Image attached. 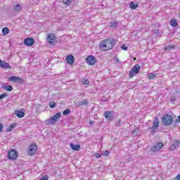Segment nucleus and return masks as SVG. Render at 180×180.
<instances>
[{"label":"nucleus","mask_w":180,"mask_h":180,"mask_svg":"<svg viewBox=\"0 0 180 180\" xmlns=\"http://www.w3.org/2000/svg\"><path fill=\"white\" fill-rule=\"evenodd\" d=\"M113 47H115V39L112 38L103 40L99 46L100 49L103 51H109V50H112Z\"/></svg>","instance_id":"nucleus-1"},{"label":"nucleus","mask_w":180,"mask_h":180,"mask_svg":"<svg viewBox=\"0 0 180 180\" xmlns=\"http://www.w3.org/2000/svg\"><path fill=\"white\" fill-rule=\"evenodd\" d=\"M61 117V112L56 113L54 116L51 117L49 120H48V124H55L58 121V119Z\"/></svg>","instance_id":"nucleus-2"},{"label":"nucleus","mask_w":180,"mask_h":180,"mask_svg":"<svg viewBox=\"0 0 180 180\" xmlns=\"http://www.w3.org/2000/svg\"><path fill=\"white\" fill-rule=\"evenodd\" d=\"M140 71V65L136 64L135 65L132 69L129 72V77L133 78V77L137 75V73L139 72Z\"/></svg>","instance_id":"nucleus-3"},{"label":"nucleus","mask_w":180,"mask_h":180,"mask_svg":"<svg viewBox=\"0 0 180 180\" xmlns=\"http://www.w3.org/2000/svg\"><path fill=\"white\" fill-rule=\"evenodd\" d=\"M162 122L165 126L171 124V123H172V116H171L170 115H165L162 119Z\"/></svg>","instance_id":"nucleus-4"},{"label":"nucleus","mask_w":180,"mask_h":180,"mask_svg":"<svg viewBox=\"0 0 180 180\" xmlns=\"http://www.w3.org/2000/svg\"><path fill=\"white\" fill-rule=\"evenodd\" d=\"M36 151H37V144L32 143L28 148V155H34L36 154Z\"/></svg>","instance_id":"nucleus-5"},{"label":"nucleus","mask_w":180,"mask_h":180,"mask_svg":"<svg viewBox=\"0 0 180 180\" xmlns=\"http://www.w3.org/2000/svg\"><path fill=\"white\" fill-rule=\"evenodd\" d=\"M159 127L160 122H158V118L155 117L153 127H149V130H150V134H154V133H155V129H157Z\"/></svg>","instance_id":"nucleus-6"},{"label":"nucleus","mask_w":180,"mask_h":180,"mask_svg":"<svg viewBox=\"0 0 180 180\" xmlns=\"http://www.w3.org/2000/svg\"><path fill=\"white\" fill-rule=\"evenodd\" d=\"M18 155V151H16L15 149H11L8 153V160H16Z\"/></svg>","instance_id":"nucleus-7"},{"label":"nucleus","mask_w":180,"mask_h":180,"mask_svg":"<svg viewBox=\"0 0 180 180\" xmlns=\"http://www.w3.org/2000/svg\"><path fill=\"white\" fill-rule=\"evenodd\" d=\"M8 81H11V82H16L17 84H22L23 79L20 77L12 76L8 77Z\"/></svg>","instance_id":"nucleus-8"},{"label":"nucleus","mask_w":180,"mask_h":180,"mask_svg":"<svg viewBox=\"0 0 180 180\" xmlns=\"http://www.w3.org/2000/svg\"><path fill=\"white\" fill-rule=\"evenodd\" d=\"M56 39H57V37H56V35L54 34H48L47 41L49 43V44H53L56 43Z\"/></svg>","instance_id":"nucleus-9"},{"label":"nucleus","mask_w":180,"mask_h":180,"mask_svg":"<svg viewBox=\"0 0 180 180\" xmlns=\"http://www.w3.org/2000/svg\"><path fill=\"white\" fill-rule=\"evenodd\" d=\"M162 147H164V144L161 142H159L155 145H154L153 146H152L151 151H153V152L160 151V150L162 148Z\"/></svg>","instance_id":"nucleus-10"},{"label":"nucleus","mask_w":180,"mask_h":180,"mask_svg":"<svg viewBox=\"0 0 180 180\" xmlns=\"http://www.w3.org/2000/svg\"><path fill=\"white\" fill-rule=\"evenodd\" d=\"M180 141L179 140H174L172 146L169 148V151H174L179 147Z\"/></svg>","instance_id":"nucleus-11"},{"label":"nucleus","mask_w":180,"mask_h":180,"mask_svg":"<svg viewBox=\"0 0 180 180\" xmlns=\"http://www.w3.org/2000/svg\"><path fill=\"white\" fill-rule=\"evenodd\" d=\"M24 44L25 46H33L34 44V39L33 38H26L24 39Z\"/></svg>","instance_id":"nucleus-12"},{"label":"nucleus","mask_w":180,"mask_h":180,"mask_svg":"<svg viewBox=\"0 0 180 180\" xmlns=\"http://www.w3.org/2000/svg\"><path fill=\"white\" fill-rule=\"evenodd\" d=\"M86 61L89 64V65H94L95 62L96 61V58L93 56H89L86 58Z\"/></svg>","instance_id":"nucleus-13"},{"label":"nucleus","mask_w":180,"mask_h":180,"mask_svg":"<svg viewBox=\"0 0 180 180\" xmlns=\"http://www.w3.org/2000/svg\"><path fill=\"white\" fill-rule=\"evenodd\" d=\"M104 116L108 120H112L113 119V112L112 111H107L104 113Z\"/></svg>","instance_id":"nucleus-14"},{"label":"nucleus","mask_w":180,"mask_h":180,"mask_svg":"<svg viewBox=\"0 0 180 180\" xmlns=\"http://www.w3.org/2000/svg\"><path fill=\"white\" fill-rule=\"evenodd\" d=\"M66 62L70 65L74 64V56L72 55H69L66 57Z\"/></svg>","instance_id":"nucleus-15"},{"label":"nucleus","mask_w":180,"mask_h":180,"mask_svg":"<svg viewBox=\"0 0 180 180\" xmlns=\"http://www.w3.org/2000/svg\"><path fill=\"white\" fill-rule=\"evenodd\" d=\"M0 68H4V69H8L11 68V65L6 62H3L1 60H0Z\"/></svg>","instance_id":"nucleus-16"},{"label":"nucleus","mask_w":180,"mask_h":180,"mask_svg":"<svg viewBox=\"0 0 180 180\" xmlns=\"http://www.w3.org/2000/svg\"><path fill=\"white\" fill-rule=\"evenodd\" d=\"M88 103H89L88 100L84 99V100H83V101H79L78 103H76V105H77L78 107H79V106H84V105H86V104H88Z\"/></svg>","instance_id":"nucleus-17"},{"label":"nucleus","mask_w":180,"mask_h":180,"mask_svg":"<svg viewBox=\"0 0 180 180\" xmlns=\"http://www.w3.org/2000/svg\"><path fill=\"white\" fill-rule=\"evenodd\" d=\"M70 147L72 150H75V151H79V148H81V146L74 143H70Z\"/></svg>","instance_id":"nucleus-18"},{"label":"nucleus","mask_w":180,"mask_h":180,"mask_svg":"<svg viewBox=\"0 0 180 180\" xmlns=\"http://www.w3.org/2000/svg\"><path fill=\"white\" fill-rule=\"evenodd\" d=\"M15 115L17 117H18L20 119H22L25 116V112L23 111H17L15 112Z\"/></svg>","instance_id":"nucleus-19"},{"label":"nucleus","mask_w":180,"mask_h":180,"mask_svg":"<svg viewBox=\"0 0 180 180\" xmlns=\"http://www.w3.org/2000/svg\"><path fill=\"white\" fill-rule=\"evenodd\" d=\"M157 75H158V74H157L155 72L149 73L148 78H149V79H154V78H155L157 77Z\"/></svg>","instance_id":"nucleus-20"},{"label":"nucleus","mask_w":180,"mask_h":180,"mask_svg":"<svg viewBox=\"0 0 180 180\" xmlns=\"http://www.w3.org/2000/svg\"><path fill=\"white\" fill-rule=\"evenodd\" d=\"M110 27H119V22H110Z\"/></svg>","instance_id":"nucleus-21"},{"label":"nucleus","mask_w":180,"mask_h":180,"mask_svg":"<svg viewBox=\"0 0 180 180\" xmlns=\"http://www.w3.org/2000/svg\"><path fill=\"white\" fill-rule=\"evenodd\" d=\"M170 25L173 26V27H175V26L178 25V21L176 20H170Z\"/></svg>","instance_id":"nucleus-22"},{"label":"nucleus","mask_w":180,"mask_h":180,"mask_svg":"<svg viewBox=\"0 0 180 180\" xmlns=\"http://www.w3.org/2000/svg\"><path fill=\"white\" fill-rule=\"evenodd\" d=\"M14 10L16 12H20V11H22V6H20L19 4H16V6L14 7Z\"/></svg>","instance_id":"nucleus-23"},{"label":"nucleus","mask_w":180,"mask_h":180,"mask_svg":"<svg viewBox=\"0 0 180 180\" xmlns=\"http://www.w3.org/2000/svg\"><path fill=\"white\" fill-rule=\"evenodd\" d=\"M5 89L8 92H11V91H13V87L12 86H11V85H8V86H5Z\"/></svg>","instance_id":"nucleus-24"},{"label":"nucleus","mask_w":180,"mask_h":180,"mask_svg":"<svg viewBox=\"0 0 180 180\" xmlns=\"http://www.w3.org/2000/svg\"><path fill=\"white\" fill-rule=\"evenodd\" d=\"M2 33H3L4 36H5V34H8V33H9V28H8V27L3 28Z\"/></svg>","instance_id":"nucleus-25"},{"label":"nucleus","mask_w":180,"mask_h":180,"mask_svg":"<svg viewBox=\"0 0 180 180\" xmlns=\"http://www.w3.org/2000/svg\"><path fill=\"white\" fill-rule=\"evenodd\" d=\"M138 6H139L137 4H135L134 2H131L130 4L131 9H137Z\"/></svg>","instance_id":"nucleus-26"},{"label":"nucleus","mask_w":180,"mask_h":180,"mask_svg":"<svg viewBox=\"0 0 180 180\" xmlns=\"http://www.w3.org/2000/svg\"><path fill=\"white\" fill-rule=\"evenodd\" d=\"M172 49H175V46H165V50L166 51H171V50H172Z\"/></svg>","instance_id":"nucleus-27"},{"label":"nucleus","mask_w":180,"mask_h":180,"mask_svg":"<svg viewBox=\"0 0 180 180\" xmlns=\"http://www.w3.org/2000/svg\"><path fill=\"white\" fill-rule=\"evenodd\" d=\"M13 129H15V124H12L8 127L7 131H11Z\"/></svg>","instance_id":"nucleus-28"},{"label":"nucleus","mask_w":180,"mask_h":180,"mask_svg":"<svg viewBox=\"0 0 180 180\" xmlns=\"http://www.w3.org/2000/svg\"><path fill=\"white\" fill-rule=\"evenodd\" d=\"M132 134L134 136V137H136V136L139 135V129H134L132 131Z\"/></svg>","instance_id":"nucleus-29"},{"label":"nucleus","mask_w":180,"mask_h":180,"mask_svg":"<svg viewBox=\"0 0 180 180\" xmlns=\"http://www.w3.org/2000/svg\"><path fill=\"white\" fill-rule=\"evenodd\" d=\"M63 2L65 5H70L72 1L71 0H63Z\"/></svg>","instance_id":"nucleus-30"},{"label":"nucleus","mask_w":180,"mask_h":180,"mask_svg":"<svg viewBox=\"0 0 180 180\" xmlns=\"http://www.w3.org/2000/svg\"><path fill=\"white\" fill-rule=\"evenodd\" d=\"M70 109H66V110H65L64 111H63V115H70Z\"/></svg>","instance_id":"nucleus-31"},{"label":"nucleus","mask_w":180,"mask_h":180,"mask_svg":"<svg viewBox=\"0 0 180 180\" xmlns=\"http://www.w3.org/2000/svg\"><path fill=\"white\" fill-rule=\"evenodd\" d=\"M6 96H8V94H2L0 95V101L1 99H4V98H6Z\"/></svg>","instance_id":"nucleus-32"},{"label":"nucleus","mask_w":180,"mask_h":180,"mask_svg":"<svg viewBox=\"0 0 180 180\" xmlns=\"http://www.w3.org/2000/svg\"><path fill=\"white\" fill-rule=\"evenodd\" d=\"M50 108H56V103L54 102H50L49 103Z\"/></svg>","instance_id":"nucleus-33"},{"label":"nucleus","mask_w":180,"mask_h":180,"mask_svg":"<svg viewBox=\"0 0 180 180\" xmlns=\"http://www.w3.org/2000/svg\"><path fill=\"white\" fill-rule=\"evenodd\" d=\"M82 83L84 84V85H88V84H89V81L86 79H83Z\"/></svg>","instance_id":"nucleus-34"},{"label":"nucleus","mask_w":180,"mask_h":180,"mask_svg":"<svg viewBox=\"0 0 180 180\" xmlns=\"http://www.w3.org/2000/svg\"><path fill=\"white\" fill-rule=\"evenodd\" d=\"M41 180H49V176H44L41 178Z\"/></svg>","instance_id":"nucleus-35"},{"label":"nucleus","mask_w":180,"mask_h":180,"mask_svg":"<svg viewBox=\"0 0 180 180\" xmlns=\"http://www.w3.org/2000/svg\"><path fill=\"white\" fill-rule=\"evenodd\" d=\"M121 49H122V50H125V51H127V49H128V47H127V46H126V45H123L122 46H121Z\"/></svg>","instance_id":"nucleus-36"},{"label":"nucleus","mask_w":180,"mask_h":180,"mask_svg":"<svg viewBox=\"0 0 180 180\" xmlns=\"http://www.w3.org/2000/svg\"><path fill=\"white\" fill-rule=\"evenodd\" d=\"M103 155H105V157H108V155H109V152L108 150H105L103 153Z\"/></svg>","instance_id":"nucleus-37"},{"label":"nucleus","mask_w":180,"mask_h":180,"mask_svg":"<svg viewBox=\"0 0 180 180\" xmlns=\"http://www.w3.org/2000/svg\"><path fill=\"white\" fill-rule=\"evenodd\" d=\"M96 158H101V154L99 153H95Z\"/></svg>","instance_id":"nucleus-38"},{"label":"nucleus","mask_w":180,"mask_h":180,"mask_svg":"<svg viewBox=\"0 0 180 180\" xmlns=\"http://www.w3.org/2000/svg\"><path fill=\"white\" fill-rule=\"evenodd\" d=\"M3 128H4V125H2V123L0 122V131H2Z\"/></svg>","instance_id":"nucleus-39"},{"label":"nucleus","mask_w":180,"mask_h":180,"mask_svg":"<svg viewBox=\"0 0 180 180\" xmlns=\"http://www.w3.org/2000/svg\"><path fill=\"white\" fill-rule=\"evenodd\" d=\"M116 126H117V127H120V121H119L118 122L116 123Z\"/></svg>","instance_id":"nucleus-40"},{"label":"nucleus","mask_w":180,"mask_h":180,"mask_svg":"<svg viewBox=\"0 0 180 180\" xmlns=\"http://www.w3.org/2000/svg\"><path fill=\"white\" fill-rule=\"evenodd\" d=\"M176 179V180H180V174L177 175Z\"/></svg>","instance_id":"nucleus-41"},{"label":"nucleus","mask_w":180,"mask_h":180,"mask_svg":"<svg viewBox=\"0 0 180 180\" xmlns=\"http://www.w3.org/2000/svg\"><path fill=\"white\" fill-rule=\"evenodd\" d=\"M115 61L116 63H119V61H120V60H119V58H115Z\"/></svg>","instance_id":"nucleus-42"},{"label":"nucleus","mask_w":180,"mask_h":180,"mask_svg":"<svg viewBox=\"0 0 180 180\" xmlns=\"http://www.w3.org/2000/svg\"><path fill=\"white\" fill-rule=\"evenodd\" d=\"M89 124H90V125L94 124V122L89 121Z\"/></svg>","instance_id":"nucleus-43"},{"label":"nucleus","mask_w":180,"mask_h":180,"mask_svg":"<svg viewBox=\"0 0 180 180\" xmlns=\"http://www.w3.org/2000/svg\"><path fill=\"white\" fill-rule=\"evenodd\" d=\"M177 122H180V115L178 117Z\"/></svg>","instance_id":"nucleus-44"}]
</instances>
